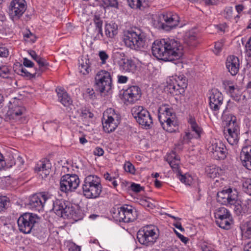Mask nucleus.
<instances>
[{
  "label": "nucleus",
  "mask_w": 251,
  "mask_h": 251,
  "mask_svg": "<svg viewBox=\"0 0 251 251\" xmlns=\"http://www.w3.org/2000/svg\"><path fill=\"white\" fill-rule=\"evenodd\" d=\"M182 49L179 42L174 39L166 38L155 41L151 50L153 55L157 59L173 61L182 56Z\"/></svg>",
  "instance_id": "f257e3e1"
},
{
  "label": "nucleus",
  "mask_w": 251,
  "mask_h": 251,
  "mask_svg": "<svg viewBox=\"0 0 251 251\" xmlns=\"http://www.w3.org/2000/svg\"><path fill=\"white\" fill-rule=\"evenodd\" d=\"M217 201L222 204L230 206L234 211L240 214L242 210L244 212L251 211V200L245 201L243 205L241 201L238 199V192L236 189L229 188L217 193Z\"/></svg>",
  "instance_id": "f03ea898"
},
{
  "label": "nucleus",
  "mask_w": 251,
  "mask_h": 251,
  "mask_svg": "<svg viewBox=\"0 0 251 251\" xmlns=\"http://www.w3.org/2000/svg\"><path fill=\"white\" fill-rule=\"evenodd\" d=\"M149 41L147 33L142 29L136 27L125 31L123 37V41L127 47L137 50L147 48Z\"/></svg>",
  "instance_id": "7ed1b4c3"
},
{
  "label": "nucleus",
  "mask_w": 251,
  "mask_h": 251,
  "mask_svg": "<svg viewBox=\"0 0 251 251\" xmlns=\"http://www.w3.org/2000/svg\"><path fill=\"white\" fill-rule=\"evenodd\" d=\"M82 189L86 198L93 200L99 198L102 191L100 178L95 175H88L84 179Z\"/></svg>",
  "instance_id": "20e7f679"
},
{
  "label": "nucleus",
  "mask_w": 251,
  "mask_h": 251,
  "mask_svg": "<svg viewBox=\"0 0 251 251\" xmlns=\"http://www.w3.org/2000/svg\"><path fill=\"white\" fill-rule=\"evenodd\" d=\"M53 210L57 216L64 219H72L77 221L82 218V214L80 210L75 208L68 201L57 200L53 203Z\"/></svg>",
  "instance_id": "39448f33"
},
{
  "label": "nucleus",
  "mask_w": 251,
  "mask_h": 251,
  "mask_svg": "<svg viewBox=\"0 0 251 251\" xmlns=\"http://www.w3.org/2000/svg\"><path fill=\"white\" fill-rule=\"evenodd\" d=\"M158 119L163 128L169 132H173L177 128L178 122L173 109L164 105L158 110Z\"/></svg>",
  "instance_id": "423d86ee"
},
{
  "label": "nucleus",
  "mask_w": 251,
  "mask_h": 251,
  "mask_svg": "<svg viewBox=\"0 0 251 251\" xmlns=\"http://www.w3.org/2000/svg\"><path fill=\"white\" fill-rule=\"evenodd\" d=\"M111 215L113 219L119 222L129 223L133 222L137 217L136 209L130 205H124L112 209Z\"/></svg>",
  "instance_id": "0eeeda50"
},
{
  "label": "nucleus",
  "mask_w": 251,
  "mask_h": 251,
  "mask_svg": "<svg viewBox=\"0 0 251 251\" xmlns=\"http://www.w3.org/2000/svg\"><path fill=\"white\" fill-rule=\"evenodd\" d=\"M159 237L158 228L152 225H149L141 228L137 232V238L139 242L146 246H151Z\"/></svg>",
  "instance_id": "6e6552de"
},
{
  "label": "nucleus",
  "mask_w": 251,
  "mask_h": 251,
  "mask_svg": "<svg viewBox=\"0 0 251 251\" xmlns=\"http://www.w3.org/2000/svg\"><path fill=\"white\" fill-rule=\"evenodd\" d=\"M187 87V80L185 76L175 75L167 80L165 91L172 95L177 96L183 94Z\"/></svg>",
  "instance_id": "1a4fd4ad"
},
{
  "label": "nucleus",
  "mask_w": 251,
  "mask_h": 251,
  "mask_svg": "<svg viewBox=\"0 0 251 251\" xmlns=\"http://www.w3.org/2000/svg\"><path fill=\"white\" fill-rule=\"evenodd\" d=\"M121 116L114 109L110 108L104 112L102 119L103 129L106 133L114 131L120 124Z\"/></svg>",
  "instance_id": "9d476101"
},
{
  "label": "nucleus",
  "mask_w": 251,
  "mask_h": 251,
  "mask_svg": "<svg viewBox=\"0 0 251 251\" xmlns=\"http://www.w3.org/2000/svg\"><path fill=\"white\" fill-rule=\"evenodd\" d=\"M225 122L228 132L226 136V140L230 145H236L239 139V127L236 118L233 115H229Z\"/></svg>",
  "instance_id": "9b49d317"
},
{
  "label": "nucleus",
  "mask_w": 251,
  "mask_h": 251,
  "mask_svg": "<svg viewBox=\"0 0 251 251\" xmlns=\"http://www.w3.org/2000/svg\"><path fill=\"white\" fill-rule=\"evenodd\" d=\"M95 80L96 88L100 93H108L111 90L112 76L110 72L105 70L99 71Z\"/></svg>",
  "instance_id": "f8f14e48"
},
{
  "label": "nucleus",
  "mask_w": 251,
  "mask_h": 251,
  "mask_svg": "<svg viewBox=\"0 0 251 251\" xmlns=\"http://www.w3.org/2000/svg\"><path fill=\"white\" fill-rule=\"evenodd\" d=\"M132 116L145 128L151 127L153 122L149 112L142 106L135 105L131 110Z\"/></svg>",
  "instance_id": "ddd939ff"
},
{
  "label": "nucleus",
  "mask_w": 251,
  "mask_h": 251,
  "mask_svg": "<svg viewBox=\"0 0 251 251\" xmlns=\"http://www.w3.org/2000/svg\"><path fill=\"white\" fill-rule=\"evenodd\" d=\"M166 159L173 171L177 173L178 178L181 182L186 185H190L192 182V178L190 176L187 177L186 175H183L181 174L180 170V157L176 154V151H172L171 152L168 153L166 155Z\"/></svg>",
  "instance_id": "4468645a"
},
{
  "label": "nucleus",
  "mask_w": 251,
  "mask_h": 251,
  "mask_svg": "<svg viewBox=\"0 0 251 251\" xmlns=\"http://www.w3.org/2000/svg\"><path fill=\"white\" fill-rule=\"evenodd\" d=\"M37 217L35 214L25 213L21 215L17 220L19 231L24 233H29L37 223Z\"/></svg>",
  "instance_id": "2eb2a0df"
},
{
  "label": "nucleus",
  "mask_w": 251,
  "mask_h": 251,
  "mask_svg": "<svg viewBox=\"0 0 251 251\" xmlns=\"http://www.w3.org/2000/svg\"><path fill=\"white\" fill-rule=\"evenodd\" d=\"M187 121L191 131L185 132L182 139V145L189 143L192 139L200 138L202 132V128L197 123L194 117L189 115Z\"/></svg>",
  "instance_id": "dca6fc26"
},
{
  "label": "nucleus",
  "mask_w": 251,
  "mask_h": 251,
  "mask_svg": "<svg viewBox=\"0 0 251 251\" xmlns=\"http://www.w3.org/2000/svg\"><path fill=\"white\" fill-rule=\"evenodd\" d=\"M80 179L75 174H66L62 176L60 181V189L63 192L74 191L78 187Z\"/></svg>",
  "instance_id": "f3484780"
},
{
  "label": "nucleus",
  "mask_w": 251,
  "mask_h": 251,
  "mask_svg": "<svg viewBox=\"0 0 251 251\" xmlns=\"http://www.w3.org/2000/svg\"><path fill=\"white\" fill-rule=\"evenodd\" d=\"M142 96L141 88L137 85H128L123 89L122 100L126 105L133 104L139 100Z\"/></svg>",
  "instance_id": "a211bd4d"
},
{
  "label": "nucleus",
  "mask_w": 251,
  "mask_h": 251,
  "mask_svg": "<svg viewBox=\"0 0 251 251\" xmlns=\"http://www.w3.org/2000/svg\"><path fill=\"white\" fill-rule=\"evenodd\" d=\"M217 225L221 228L228 229L232 223V216L228 210L224 207L217 209L214 212Z\"/></svg>",
  "instance_id": "6ab92c4d"
},
{
  "label": "nucleus",
  "mask_w": 251,
  "mask_h": 251,
  "mask_svg": "<svg viewBox=\"0 0 251 251\" xmlns=\"http://www.w3.org/2000/svg\"><path fill=\"white\" fill-rule=\"evenodd\" d=\"M208 150L212 157L215 159H224L226 156V147L220 140L216 139L211 140L208 147Z\"/></svg>",
  "instance_id": "aec40b11"
},
{
  "label": "nucleus",
  "mask_w": 251,
  "mask_h": 251,
  "mask_svg": "<svg viewBox=\"0 0 251 251\" xmlns=\"http://www.w3.org/2000/svg\"><path fill=\"white\" fill-rule=\"evenodd\" d=\"M27 9L25 0H12L9 6V14L13 20L19 19Z\"/></svg>",
  "instance_id": "412c9836"
},
{
  "label": "nucleus",
  "mask_w": 251,
  "mask_h": 251,
  "mask_svg": "<svg viewBox=\"0 0 251 251\" xmlns=\"http://www.w3.org/2000/svg\"><path fill=\"white\" fill-rule=\"evenodd\" d=\"M162 21L161 26L165 30L169 31L178 25L179 17L177 14L172 12H163L160 16Z\"/></svg>",
  "instance_id": "4be33fe9"
},
{
  "label": "nucleus",
  "mask_w": 251,
  "mask_h": 251,
  "mask_svg": "<svg viewBox=\"0 0 251 251\" xmlns=\"http://www.w3.org/2000/svg\"><path fill=\"white\" fill-rule=\"evenodd\" d=\"M50 199V196L45 192L34 194L30 198L28 204L33 210L40 211Z\"/></svg>",
  "instance_id": "5701e85b"
},
{
  "label": "nucleus",
  "mask_w": 251,
  "mask_h": 251,
  "mask_svg": "<svg viewBox=\"0 0 251 251\" xmlns=\"http://www.w3.org/2000/svg\"><path fill=\"white\" fill-rule=\"evenodd\" d=\"M224 97L221 92L216 89H212L209 97V104L214 115H218Z\"/></svg>",
  "instance_id": "b1692460"
},
{
  "label": "nucleus",
  "mask_w": 251,
  "mask_h": 251,
  "mask_svg": "<svg viewBox=\"0 0 251 251\" xmlns=\"http://www.w3.org/2000/svg\"><path fill=\"white\" fill-rule=\"evenodd\" d=\"M25 111L24 107L14 102L13 104L10 103L6 115L10 120L21 123L23 122V114Z\"/></svg>",
  "instance_id": "393cba45"
},
{
  "label": "nucleus",
  "mask_w": 251,
  "mask_h": 251,
  "mask_svg": "<svg viewBox=\"0 0 251 251\" xmlns=\"http://www.w3.org/2000/svg\"><path fill=\"white\" fill-rule=\"evenodd\" d=\"M115 56L119 59L117 60V63L123 71L133 73L136 70V66L134 62L131 59L126 58L124 53L117 52L115 53Z\"/></svg>",
  "instance_id": "a878e982"
},
{
  "label": "nucleus",
  "mask_w": 251,
  "mask_h": 251,
  "mask_svg": "<svg viewBox=\"0 0 251 251\" xmlns=\"http://www.w3.org/2000/svg\"><path fill=\"white\" fill-rule=\"evenodd\" d=\"M226 65L231 75H236L238 73L239 69V58L234 55L228 56L226 60Z\"/></svg>",
  "instance_id": "bb28decb"
},
{
  "label": "nucleus",
  "mask_w": 251,
  "mask_h": 251,
  "mask_svg": "<svg viewBox=\"0 0 251 251\" xmlns=\"http://www.w3.org/2000/svg\"><path fill=\"white\" fill-rule=\"evenodd\" d=\"M57 100L63 106L68 107L72 104L73 100L68 93L62 88H57L55 90Z\"/></svg>",
  "instance_id": "cd10ccee"
},
{
  "label": "nucleus",
  "mask_w": 251,
  "mask_h": 251,
  "mask_svg": "<svg viewBox=\"0 0 251 251\" xmlns=\"http://www.w3.org/2000/svg\"><path fill=\"white\" fill-rule=\"evenodd\" d=\"M240 159L243 165L251 170V146L244 147L240 153Z\"/></svg>",
  "instance_id": "c85d7f7f"
},
{
  "label": "nucleus",
  "mask_w": 251,
  "mask_h": 251,
  "mask_svg": "<svg viewBox=\"0 0 251 251\" xmlns=\"http://www.w3.org/2000/svg\"><path fill=\"white\" fill-rule=\"evenodd\" d=\"M51 169V164L48 160H42L39 161L35 167V171L43 176L46 177L49 175Z\"/></svg>",
  "instance_id": "c756f323"
},
{
  "label": "nucleus",
  "mask_w": 251,
  "mask_h": 251,
  "mask_svg": "<svg viewBox=\"0 0 251 251\" xmlns=\"http://www.w3.org/2000/svg\"><path fill=\"white\" fill-rule=\"evenodd\" d=\"M183 40L185 44L191 47H195L199 43L198 34L193 30L185 33Z\"/></svg>",
  "instance_id": "7c9ffc66"
},
{
  "label": "nucleus",
  "mask_w": 251,
  "mask_h": 251,
  "mask_svg": "<svg viewBox=\"0 0 251 251\" xmlns=\"http://www.w3.org/2000/svg\"><path fill=\"white\" fill-rule=\"evenodd\" d=\"M118 33V25L113 22L106 24L105 25V34L109 38H113Z\"/></svg>",
  "instance_id": "2f4dec72"
},
{
  "label": "nucleus",
  "mask_w": 251,
  "mask_h": 251,
  "mask_svg": "<svg viewBox=\"0 0 251 251\" xmlns=\"http://www.w3.org/2000/svg\"><path fill=\"white\" fill-rule=\"evenodd\" d=\"M127 2L131 8L136 9H141L146 4V0H127Z\"/></svg>",
  "instance_id": "473e14b6"
},
{
  "label": "nucleus",
  "mask_w": 251,
  "mask_h": 251,
  "mask_svg": "<svg viewBox=\"0 0 251 251\" xmlns=\"http://www.w3.org/2000/svg\"><path fill=\"white\" fill-rule=\"evenodd\" d=\"M226 89L231 97H232L234 100H239L240 97V92L237 86H228Z\"/></svg>",
  "instance_id": "72a5a7b5"
},
{
  "label": "nucleus",
  "mask_w": 251,
  "mask_h": 251,
  "mask_svg": "<svg viewBox=\"0 0 251 251\" xmlns=\"http://www.w3.org/2000/svg\"><path fill=\"white\" fill-rule=\"evenodd\" d=\"M94 23L96 26V32H97V37L100 38V36L101 37H103L102 25V21L97 16H95L94 18Z\"/></svg>",
  "instance_id": "f704fd0d"
},
{
  "label": "nucleus",
  "mask_w": 251,
  "mask_h": 251,
  "mask_svg": "<svg viewBox=\"0 0 251 251\" xmlns=\"http://www.w3.org/2000/svg\"><path fill=\"white\" fill-rule=\"evenodd\" d=\"M222 16L226 19L234 21L233 9L231 6L226 7L222 13Z\"/></svg>",
  "instance_id": "c9c22d12"
},
{
  "label": "nucleus",
  "mask_w": 251,
  "mask_h": 251,
  "mask_svg": "<svg viewBox=\"0 0 251 251\" xmlns=\"http://www.w3.org/2000/svg\"><path fill=\"white\" fill-rule=\"evenodd\" d=\"M78 69L79 72L83 75H86L89 74L90 69L89 64L87 62V60L85 62L83 61L80 63Z\"/></svg>",
  "instance_id": "e433bc0d"
},
{
  "label": "nucleus",
  "mask_w": 251,
  "mask_h": 251,
  "mask_svg": "<svg viewBox=\"0 0 251 251\" xmlns=\"http://www.w3.org/2000/svg\"><path fill=\"white\" fill-rule=\"evenodd\" d=\"M10 74V68L8 65L0 66V77L7 78Z\"/></svg>",
  "instance_id": "4c0bfd02"
},
{
  "label": "nucleus",
  "mask_w": 251,
  "mask_h": 251,
  "mask_svg": "<svg viewBox=\"0 0 251 251\" xmlns=\"http://www.w3.org/2000/svg\"><path fill=\"white\" fill-rule=\"evenodd\" d=\"M206 172L208 176L211 178H214L218 174V169L215 166L207 167Z\"/></svg>",
  "instance_id": "58836bf2"
},
{
  "label": "nucleus",
  "mask_w": 251,
  "mask_h": 251,
  "mask_svg": "<svg viewBox=\"0 0 251 251\" xmlns=\"http://www.w3.org/2000/svg\"><path fill=\"white\" fill-rule=\"evenodd\" d=\"M243 190L248 194L251 196V179L246 178L243 181Z\"/></svg>",
  "instance_id": "ea45409f"
},
{
  "label": "nucleus",
  "mask_w": 251,
  "mask_h": 251,
  "mask_svg": "<svg viewBox=\"0 0 251 251\" xmlns=\"http://www.w3.org/2000/svg\"><path fill=\"white\" fill-rule=\"evenodd\" d=\"M237 14L234 17V21L237 23L240 17L242 15L243 11L245 9V6L243 4H237L235 6Z\"/></svg>",
  "instance_id": "a19ab883"
},
{
  "label": "nucleus",
  "mask_w": 251,
  "mask_h": 251,
  "mask_svg": "<svg viewBox=\"0 0 251 251\" xmlns=\"http://www.w3.org/2000/svg\"><path fill=\"white\" fill-rule=\"evenodd\" d=\"M98 56L100 60V64L101 65L105 64L107 62V60L109 58L108 54L105 50L99 51Z\"/></svg>",
  "instance_id": "79ce46f5"
},
{
  "label": "nucleus",
  "mask_w": 251,
  "mask_h": 251,
  "mask_svg": "<svg viewBox=\"0 0 251 251\" xmlns=\"http://www.w3.org/2000/svg\"><path fill=\"white\" fill-rule=\"evenodd\" d=\"M104 178L106 180H108L110 182H111L113 187L114 188H116L118 186L117 181L116 180V178L115 176H113L111 175V174L106 172L104 174Z\"/></svg>",
  "instance_id": "37998d69"
},
{
  "label": "nucleus",
  "mask_w": 251,
  "mask_h": 251,
  "mask_svg": "<svg viewBox=\"0 0 251 251\" xmlns=\"http://www.w3.org/2000/svg\"><path fill=\"white\" fill-rule=\"evenodd\" d=\"M124 169L126 172L131 174H135V169L134 165L129 161H126L124 164Z\"/></svg>",
  "instance_id": "c03bdc74"
},
{
  "label": "nucleus",
  "mask_w": 251,
  "mask_h": 251,
  "mask_svg": "<svg viewBox=\"0 0 251 251\" xmlns=\"http://www.w3.org/2000/svg\"><path fill=\"white\" fill-rule=\"evenodd\" d=\"M36 61L39 65L40 69L42 71H43L44 68H46L49 66V63L44 58L39 56Z\"/></svg>",
  "instance_id": "a18cd8bd"
},
{
  "label": "nucleus",
  "mask_w": 251,
  "mask_h": 251,
  "mask_svg": "<svg viewBox=\"0 0 251 251\" xmlns=\"http://www.w3.org/2000/svg\"><path fill=\"white\" fill-rule=\"evenodd\" d=\"M9 203L8 198L5 196H0V212L6 208Z\"/></svg>",
  "instance_id": "49530a36"
},
{
  "label": "nucleus",
  "mask_w": 251,
  "mask_h": 251,
  "mask_svg": "<svg viewBox=\"0 0 251 251\" xmlns=\"http://www.w3.org/2000/svg\"><path fill=\"white\" fill-rule=\"evenodd\" d=\"M103 3L106 7H112L118 8V3L117 0H103Z\"/></svg>",
  "instance_id": "de8ad7c7"
},
{
  "label": "nucleus",
  "mask_w": 251,
  "mask_h": 251,
  "mask_svg": "<svg viewBox=\"0 0 251 251\" xmlns=\"http://www.w3.org/2000/svg\"><path fill=\"white\" fill-rule=\"evenodd\" d=\"M224 42L223 40L215 43L214 52L216 54H218L221 52L224 46Z\"/></svg>",
  "instance_id": "09e8293b"
},
{
  "label": "nucleus",
  "mask_w": 251,
  "mask_h": 251,
  "mask_svg": "<svg viewBox=\"0 0 251 251\" xmlns=\"http://www.w3.org/2000/svg\"><path fill=\"white\" fill-rule=\"evenodd\" d=\"M140 204L145 208L153 209L154 205L147 199H142L140 201Z\"/></svg>",
  "instance_id": "8fccbe9b"
},
{
  "label": "nucleus",
  "mask_w": 251,
  "mask_h": 251,
  "mask_svg": "<svg viewBox=\"0 0 251 251\" xmlns=\"http://www.w3.org/2000/svg\"><path fill=\"white\" fill-rule=\"evenodd\" d=\"M18 73L23 76H27V77H32V75L28 72L27 70L24 68L23 67L21 66L20 68L19 69Z\"/></svg>",
  "instance_id": "3c124183"
},
{
  "label": "nucleus",
  "mask_w": 251,
  "mask_h": 251,
  "mask_svg": "<svg viewBox=\"0 0 251 251\" xmlns=\"http://www.w3.org/2000/svg\"><path fill=\"white\" fill-rule=\"evenodd\" d=\"M130 189L135 193H139L143 190V188L139 184L132 183L130 185Z\"/></svg>",
  "instance_id": "603ef678"
},
{
  "label": "nucleus",
  "mask_w": 251,
  "mask_h": 251,
  "mask_svg": "<svg viewBox=\"0 0 251 251\" xmlns=\"http://www.w3.org/2000/svg\"><path fill=\"white\" fill-rule=\"evenodd\" d=\"M246 55L251 58V37L246 45Z\"/></svg>",
  "instance_id": "864d4df0"
},
{
  "label": "nucleus",
  "mask_w": 251,
  "mask_h": 251,
  "mask_svg": "<svg viewBox=\"0 0 251 251\" xmlns=\"http://www.w3.org/2000/svg\"><path fill=\"white\" fill-rule=\"evenodd\" d=\"M246 55L251 58V37L246 45Z\"/></svg>",
  "instance_id": "5fc2aeb1"
},
{
  "label": "nucleus",
  "mask_w": 251,
  "mask_h": 251,
  "mask_svg": "<svg viewBox=\"0 0 251 251\" xmlns=\"http://www.w3.org/2000/svg\"><path fill=\"white\" fill-rule=\"evenodd\" d=\"M246 55L251 58V37L246 45Z\"/></svg>",
  "instance_id": "6e6d98bb"
},
{
  "label": "nucleus",
  "mask_w": 251,
  "mask_h": 251,
  "mask_svg": "<svg viewBox=\"0 0 251 251\" xmlns=\"http://www.w3.org/2000/svg\"><path fill=\"white\" fill-rule=\"evenodd\" d=\"M243 234L248 238H251V220L247 223L246 230Z\"/></svg>",
  "instance_id": "4d7b16f0"
},
{
  "label": "nucleus",
  "mask_w": 251,
  "mask_h": 251,
  "mask_svg": "<svg viewBox=\"0 0 251 251\" xmlns=\"http://www.w3.org/2000/svg\"><path fill=\"white\" fill-rule=\"evenodd\" d=\"M10 231V229L7 225L4 224L0 226V232L1 234L3 236L7 235L9 232Z\"/></svg>",
  "instance_id": "13d9d810"
},
{
  "label": "nucleus",
  "mask_w": 251,
  "mask_h": 251,
  "mask_svg": "<svg viewBox=\"0 0 251 251\" xmlns=\"http://www.w3.org/2000/svg\"><path fill=\"white\" fill-rule=\"evenodd\" d=\"M9 55L8 50L0 45V57H7Z\"/></svg>",
  "instance_id": "bf43d9fd"
},
{
  "label": "nucleus",
  "mask_w": 251,
  "mask_h": 251,
  "mask_svg": "<svg viewBox=\"0 0 251 251\" xmlns=\"http://www.w3.org/2000/svg\"><path fill=\"white\" fill-rule=\"evenodd\" d=\"M202 251H217L215 250L210 245L203 243L201 245Z\"/></svg>",
  "instance_id": "052dcab7"
},
{
  "label": "nucleus",
  "mask_w": 251,
  "mask_h": 251,
  "mask_svg": "<svg viewBox=\"0 0 251 251\" xmlns=\"http://www.w3.org/2000/svg\"><path fill=\"white\" fill-rule=\"evenodd\" d=\"M23 65L26 67H32L34 63L27 58H24L23 59Z\"/></svg>",
  "instance_id": "680f3d73"
},
{
  "label": "nucleus",
  "mask_w": 251,
  "mask_h": 251,
  "mask_svg": "<svg viewBox=\"0 0 251 251\" xmlns=\"http://www.w3.org/2000/svg\"><path fill=\"white\" fill-rule=\"evenodd\" d=\"M93 153L95 155L102 156L104 153V151L100 147H97L94 150Z\"/></svg>",
  "instance_id": "e2e57ef3"
},
{
  "label": "nucleus",
  "mask_w": 251,
  "mask_h": 251,
  "mask_svg": "<svg viewBox=\"0 0 251 251\" xmlns=\"http://www.w3.org/2000/svg\"><path fill=\"white\" fill-rule=\"evenodd\" d=\"M128 79V77L125 75H118V82L119 83H126Z\"/></svg>",
  "instance_id": "0e129e2a"
},
{
  "label": "nucleus",
  "mask_w": 251,
  "mask_h": 251,
  "mask_svg": "<svg viewBox=\"0 0 251 251\" xmlns=\"http://www.w3.org/2000/svg\"><path fill=\"white\" fill-rule=\"evenodd\" d=\"M69 251H81V248L80 246L73 243L69 248Z\"/></svg>",
  "instance_id": "69168bd1"
},
{
  "label": "nucleus",
  "mask_w": 251,
  "mask_h": 251,
  "mask_svg": "<svg viewBox=\"0 0 251 251\" xmlns=\"http://www.w3.org/2000/svg\"><path fill=\"white\" fill-rule=\"evenodd\" d=\"M6 166V162L4 159V156L0 152V170L4 168Z\"/></svg>",
  "instance_id": "338daca9"
},
{
  "label": "nucleus",
  "mask_w": 251,
  "mask_h": 251,
  "mask_svg": "<svg viewBox=\"0 0 251 251\" xmlns=\"http://www.w3.org/2000/svg\"><path fill=\"white\" fill-rule=\"evenodd\" d=\"M177 237L181 240V241L182 242L184 243L185 244H187L189 241L188 238L184 236L183 235H182L180 233L177 234Z\"/></svg>",
  "instance_id": "774afa93"
}]
</instances>
